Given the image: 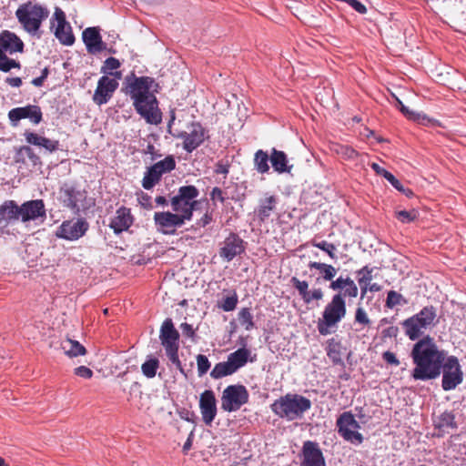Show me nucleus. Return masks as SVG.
Returning <instances> with one entry per match:
<instances>
[{
  "label": "nucleus",
  "mask_w": 466,
  "mask_h": 466,
  "mask_svg": "<svg viewBox=\"0 0 466 466\" xmlns=\"http://www.w3.org/2000/svg\"><path fill=\"white\" fill-rule=\"evenodd\" d=\"M158 368V359L152 356H148L147 360L141 365V370L143 375L148 379H152L156 376Z\"/></svg>",
  "instance_id": "nucleus-39"
},
{
  "label": "nucleus",
  "mask_w": 466,
  "mask_h": 466,
  "mask_svg": "<svg viewBox=\"0 0 466 466\" xmlns=\"http://www.w3.org/2000/svg\"><path fill=\"white\" fill-rule=\"evenodd\" d=\"M355 322L363 326H369L370 324V319H369L365 309L361 307L356 309Z\"/></svg>",
  "instance_id": "nucleus-51"
},
{
  "label": "nucleus",
  "mask_w": 466,
  "mask_h": 466,
  "mask_svg": "<svg viewBox=\"0 0 466 466\" xmlns=\"http://www.w3.org/2000/svg\"><path fill=\"white\" fill-rule=\"evenodd\" d=\"M370 167L378 175H380V176H382L385 178H386V176H388V174H390L389 171H387L386 169L380 167L377 163H372L370 165Z\"/></svg>",
  "instance_id": "nucleus-61"
},
{
  "label": "nucleus",
  "mask_w": 466,
  "mask_h": 466,
  "mask_svg": "<svg viewBox=\"0 0 466 466\" xmlns=\"http://www.w3.org/2000/svg\"><path fill=\"white\" fill-rule=\"evenodd\" d=\"M250 356V350L246 348H240L236 351L230 353L228 356V360L231 364L232 368L237 371L240 368L244 367Z\"/></svg>",
  "instance_id": "nucleus-32"
},
{
  "label": "nucleus",
  "mask_w": 466,
  "mask_h": 466,
  "mask_svg": "<svg viewBox=\"0 0 466 466\" xmlns=\"http://www.w3.org/2000/svg\"><path fill=\"white\" fill-rule=\"evenodd\" d=\"M155 225L158 231L165 235H174L177 228L182 227L187 219L177 212H156L154 214Z\"/></svg>",
  "instance_id": "nucleus-14"
},
{
  "label": "nucleus",
  "mask_w": 466,
  "mask_h": 466,
  "mask_svg": "<svg viewBox=\"0 0 466 466\" xmlns=\"http://www.w3.org/2000/svg\"><path fill=\"white\" fill-rule=\"evenodd\" d=\"M210 199L214 205L218 201L220 203H224L226 200V197L224 196V192L220 187H215L210 192Z\"/></svg>",
  "instance_id": "nucleus-53"
},
{
  "label": "nucleus",
  "mask_w": 466,
  "mask_h": 466,
  "mask_svg": "<svg viewBox=\"0 0 466 466\" xmlns=\"http://www.w3.org/2000/svg\"><path fill=\"white\" fill-rule=\"evenodd\" d=\"M133 223V217L130 209L125 207L119 208L115 217L111 219L109 227L116 234L127 230Z\"/></svg>",
  "instance_id": "nucleus-26"
},
{
  "label": "nucleus",
  "mask_w": 466,
  "mask_h": 466,
  "mask_svg": "<svg viewBox=\"0 0 466 466\" xmlns=\"http://www.w3.org/2000/svg\"><path fill=\"white\" fill-rule=\"evenodd\" d=\"M156 203L159 206H167V200L165 197L163 196H158L155 199Z\"/></svg>",
  "instance_id": "nucleus-63"
},
{
  "label": "nucleus",
  "mask_w": 466,
  "mask_h": 466,
  "mask_svg": "<svg viewBox=\"0 0 466 466\" xmlns=\"http://www.w3.org/2000/svg\"><path fill=\"white\" fill-rule=\"evenodd\" d=\"M441 370L443 372L441 386L444 390H451L461 383L463 373L456 357L450 356L446 358Z\"/></svg>",
  "instance_id": "nucleus-13"
},
{
  "label": "nucleus",
  "mask_w": 466,
  "mask_h": 466,
  "mask_svg": "<svg viewBox=\"0 0 466 466\" xmlns=\"http://www.w3.org/2000/svg\"><path fill=\"white\" fill-rule=\"evenodd\" d=\"M180 329L184 336L190 338V339H194L195 329H193L192 325H190L187 322H184L180 325Z\"/></svg>",
  "instance_id": "nucleus-58"
},
{
  "label": "nucleus",
  "mask_w": 466,
  "mask_h": 466,
  "mask_svg": "<svg viewBox=\"0 0 466 466\" xmlns=\"http://www.w3.org/2000/svg\"><path fill=\"white\" fill-rule=\"evenodd\" d=\"M309 268L319 270L320 277L318 280L321 279L323 281H329L330 283L335 280L333 279L338 272L337 268L332 265L322 262L310 261L309 263Z\"/></svg>",
  "instance_id": "nucleus-31"
},
{
  "label": "nucleus",
  "mask_w": 466,
  "mask_h": 466,
  "mask_svg": "<svg viewBox=\"0 0 466 466\" xmlns=\"http://www.w3.org/2000/svg\"><path fill=\"white\" fill-rule=\"evenodd\" d=\"M21 65L19 62L10 59L0 49V71L9 72L12 68H20Z\"/></svg>",
  "instance_id": "nucleus-45"
},
{
  "label": "nucleus",
  "mask_w": 466,
  "mask_h": 466,
  "mask_svg": "<svg viewBox=\"0 0 466 466\" xmlns=\"http://www.w3.org/2000/svg\"><path fill=\"white\" fill-rule=\"evenodd\" d=\"M49 15L46 6L38 3L28 1L18 6L15 17L23 29L30 35H35L43 23Z\"/></svg>",
  "instance_id": "nucleus-5"
},
{
  "label": "nucleus",
  "mask_w": 466,
  "mask_h": 466,
  "mask_svg": "<svg viewBox=\"0 0 466 466\" xmlns=\"http://www.w3.org/2000/svg\"><path fill=\"white\" fill-rule=\"evenodd\" d=\"M159 339L166 350L168 360L182 374L185 375V370L178 358L179 333L176 329L171 319L167 318L163 321L160 328Z\"/></svg>",
  "instance_id": "nucleus-7"
},
{
  "label": "nucleus",
  "mask_w": 466,
  "mask_h": 466,
  "mask_svg": "<svg viewBox=\"0 0 466 466\" xmlns=\"http://www.w3.org/2000/svg\"><path fill=\"white\" fill-rule=\"evenodd\" d=\"M334 150L345 159H354L359 156V153L354 148L345 145H336Z\"/></svg>",
  "instance_id": "nucleus-46"
},
{
  "label": "nucleus",
  "mask_w": 466,
  "mask_h": 466,
  "mask_svg": "<svg viewBox=\"0 0 466 466\" xmlns=\"http://www.w3.org/2000/svg\"><path fill=\"white\" fill-rule=\"evenodd\" d=\"M311 408L309 399L297 393H288L275 400L270 405L271 411L287 421L302 419Z\"/></svg>",
  "instance_id": "nucleus-4"
},
{
  "label": "nucleus",
  "mask_w": 466,
  "mask_h": 466,
  "mask_svg": "<svg viewBox=\"0 0 466 466\" xmlns=\"http://www.w3.org/2000/svg\"><path fill=\"white\" fill-rule=\"evenodd\" d=\"M290 282L306 304H309L313 300H320L323 299L324 294L322 289L318 288L309 290V283L306 280H299L298 278L292 277Z\"/></svg>",
  "instance_id": "nucleus-25"
},
{
  "label": "nucleus",
  "mask_w": 466,
  "mask_h": 466,
  "mask_svg": "<svg viewBox=\"0 0 466 466\" xmlns=\"http://www.w3.org/2000/svg\"><path fill=\"white\" fill-rule=\"evenodd\" d=\"M8 117L13 126L24 118H28L34 124H39L42 121V112L38 106L28 105L23 107H15L9 111Z\"/></svg>",
  "instance_id": "nucleus-22"
},
{
  "label": "nucleus",
  "mask_w": 466,
  "mask_h": 466,
  "mask_svg": "<svg viewBox=\"0 0 466 466\" xmlns=\"http://www.w3.org/2000/svg\"><path fill=\"white\" fill-rule=\"evenodd\" d=\"M270 163L274 171L277 173H289L292 169V165H289L288 157L285 152L272 148L270 153Z\"/></svg>",
  "instance_id": "nucleus-30"
},
{
  "label": "nucleus",
  "mask_w": 466,
  "mask_h": 466,
  "mask_svg": "<svg viewBox=\"0 0 466 466\" xmlns=\"http://www.w3.org/2000/svg\"><path fill=\"white\" fill-rule=\"evenodd\" d=\"M78 195L79 192L72 187L65 189L62 195L64 205L71 209H78Z\"/></svg>",
  "instance_id": "nucleus-41"
},
{
  "label": "nucleus",
  "mask_w": 466,
  "mask_h": 466,
  "mask_svg": "<svg viewBox=\"0 0 466 466\" xmlns=\"http://www.w3.org/2000/svg\"><path fill=\"white\" fill-rule=\"evenodd\" d=\"M397 106L400 112L410 120L417 121L420 119V115L415 111L410 110L398 97H395Z\"/></svg>",
  "instance_id": "nucleus-49"
},
{
  "label": "nucleus",
  "mask_w": 466,
  "mask_h": 466,
  "mask_svg": "<svg viewBox=\"0 0 466 466\" xmlns=\"http://www.w3.org/2000/svg\"><path fill=\"white\" fill-rule=\"evenodd\" d=\"M372 272L373 268H370L369 266H364L363 268L357 271V275L359 276L358 283L360 287L362 298L367 294V291L370 285V281L372 280Z\"/></svg>",
  "instance_id": "nucleus-35"
},
{
  "label": "nucleus",
  "mask_w": 466,
  "mask_h": 466,
  "mask_svg": "<svg viewBox=\"0 0 466 466\" xmlns=\"http://www.w3.org/2000/svg\"><path fill=\"white\" fill-rule=\"evenodd\" d=\"M329 288L334 291L331 300L325 306L322 317L317 322V329L320 335L327 336L332 332L331 329L336 327L346 316L347 307L345 299H355L359 289L352 279L339 276L336 280L329 283Z\"/></svg>",
  "instance_id": "nucleus-1"
},
{
  "label": "nucleus",
  "mask_w": 466,
  "mask_h": 466,
  "mask_svg": "<svg viewBox=\"0 0 466 466\" xmlns=\"http://www.w3.org/2000/svg\"><path fill=\"white\" fill-rule=\"evenodd\" d=\"M238 302V298L236 291H230L229 294L226 297H223L218 302V308L222 309L224 311H232L236 309L237 304Z\"/></svg>",
  "instance_id": "nucleus-40"
},
{
  "label": "nucleus",
  "mask_w": 466,
  "mask_h": 466,
  "mask_svg": "<svg viewBox=\"0 0 466 466\" xmlns=\"http://www.w3.org/2000/svg\"><path fill=\"white\" fill-rule=\"evenodd\" d=\"M312 245L314 247L325 251L330 258H332V259L337 258L336 254H335V251L337 248L334 244L329 243L326 240H321V241L314 240L312 242Z\"/></svg>",
  "instance_id": "nucleus-47"
},
{
  "label": "nucleus",
  "mask_w": 466,
  "mask_h": 466,
  "mask_svg": "<svg viewBox=\"0 0 466 466\" xmlns=\"http://www.w3.org/2000/svg\"><path fill=\"white\" fill-rule=\"evenodd\" d=\"M174 137L183 140V148L191 153L198 148L205 140V129L198 122H191L187 130H177Z\"/></svg>",
  "instance_id": "nucleus-12"
},
{
  "label": "nucleus",
  "mask_w": 466,
  "mask_h": 466,
  "mask_svg": "<svg viewBox=\"0 0 466 466\" xmlns=\"http://www.w3.org/2000/svg\"><path fill=\"white\" fill-rule=\"evenodd\" d=\"M82 39L89 54H97L106 49L98 26L87 27L82 32Z\"/></svg>",
  "instance_id": "nucleus-23"
},
{
  "label": "nucleus",
  "mask_w": 466,
  "mask_h": 466,
  "mask_svg": "<svg viewBox=\"0 0 466 466\" xmlns=\"http://www.w3.org/2000/svg\"><path fill=\"white\" fill-rule=\"evenodd\" d=\"M235 372V370L232 368L231 364L227 360V361L217 363L213 370H211L210 376L213 379L218 380L228 375H232Z\"/></svg>",
  "instance_id": "nucleus-38"
},
{
  "label": "nucleus",
  "mask_w": 466,
  "mask_h": 466,
  "mask_svg": "<svg viewBox=\"0 0 466 466\" xmlns=\"http://www.w3.org/2000/svg\"><path fill=\"white\" fill-rule=\"evenodd\" d=\"M418 211L415 209L410 210H399L395 212L396 218L402 223H410L418 218Z\"/></svg>",
  "instance_id": "nucleus-48"
},
{
  "label": "nucleus",
  "mask_w": 466,
  "mask_h": 466,
  "mask_svg": "<svg viewBox=\"0 0 466 466\" xmlns=\"http://www.w3.org/2000/svg\"><path fill=\"white\" fill-rule=\"evenodd\" d=\"M406 303H407V300L404 299V297L401 294H400L394 290H390L388 292L387 299H386V306L388 308L393 309L396 306L404 305Z\"/></svg>",
  "instance_id": "nucleus-44"
},
{
  "label": "nucleus",
  "mask_w": 466,
  "mask_h": 466,
  "mask_svg": "<svg viewBox=\"0 0 466 466\" xmlns=\"http://www.w3.org/2000/svg\"><path fill=\"white\" fill-rule=\"evenodd\" d=\"M175 167L176 161L173 156H167L163 160L155 163L145 172L142 187L147 190L151 189L159 182L163 174L172 171Z\"/></svg>",
  "instance_id": "nucleus-11"
},
{
  "label": "nucleus",
  "mask_w": 466,
  "mask_h": 466,
  "mask_svg": "<svg viewBox=\"0 0 466 466\" xmlns=\"http://www.w3.org/2000/svg\"><path fill=\"white\" fill-rule=\"evenodd\" d=\"M382 359L388 363V364H390V365H394V366H399L400 365V360H398V358L396 357V355L391 352V351H385L383 354H382Z\"/></svg>",
  "instance_id": "nucleus-57"
},
{
  "label": "nucleus",
  "mask_w": 466,
  "mask_h": 466,
  "mask_svg": "<svg viewBox=\"0 0 466 466\" xmlns=\"http://www.w3.org/2000/svg\"><path fill=\"white\" fill-rule=\"evenodd\" d=\"M238 320L246 330H250L254 328L253 316L248 308H243L238 312Z\"/></svg>",
  "instance_id": "nucleus-42"
},
{
  "label": "nucleus",
  "mask_w": 466,
  "mask_h": 466,
  "mask_svg": "<svg viewBox=\"0 0 466 466\" xmlns=\"http://www.w3.org/2000/svg\"><path fill=\"white\" fill-rule=\"evenodd\" d=\"M20 219L19 206L15 200H5L0 205V227H7L10 221Z\"/></svg>",
  "instance_id": "nucleus-28"
},
{
  "label": "nucleus",
  "mask_w": 466,
  "mask_h": 466,
  "mask_svg": "<svg viewBox=\"0 0 466 466\" xmlns=\"http://www.w3.org/2000/svg\"><path fill=\"white\" fill-rule=\"evenodd\" d=\"M398 331V329L396 327H390L387 329L384 332L386 336H396V333Z\"/></svg>",
  "instance_id": "nucleus-64"
},
{
  "label": "nucleus",
  "mask_w": 466,
  "mask_h": 466,
  "mask_svg": "<svg viewBox=\"0 0 466 466\" xmlns=\"http://www.w3.org/2000/svg\"><path fill=\"white\" fill-rule=\"evenodd\" d=\"M0 49L9 54L23 52L24 43L15 33L5 30L0 34Z\"/></svg>",
  "instance_id": "nucleus-27"
},
{
  "label": "nucleus",
  "mask_w": 466,
  "mask_h": 466,
  "mask_svg": "<svg viewBox=\"0 0 466 466\" xmlns=\"http://www.w3.org/2000/svg\"><path fill=\"white\" fill-rule=\"evenodd\" d=\"M25 140L27 143L32 144L34 146L41 147L42 140L44 139V137L39 136L36 133L26 131L25 133Z\"/></svg>",
  "instance_id": "nucleus-52"
},
{
  "label": "nucleus",
  "mask_w": 466,
  "mask_h": 466,
  "mask_svg": "<svg viewBox=\"0 0 466 466\" xmlns=\"http://www.w3.org/2000/svg\"><path fill=\"white\" fill-rule=\"evenodd\" d=\"M199 409L204 423L211 425L218 411L215 393L212 390H207L200 394Z\"/></svg>",
  "instance_id": "nucleus-21"
},
{
  "label": "nucleus",
  "mask_w": 466,
  "mask_h": 466,
  "mask_svg": "<svg viewBox=\"0 0 466 466\" xmlns=\"http://www.w3.org/2000/svg\"><path fill=\"white\" fill-rule=\"evenodd\" d=\"M88 229V223L81 218L64 221L56 231V236L66 240H77Z\"/></svg>",
  "instance_id": "nucleus-15"
},
{
  "label": "nucleus",
  "mask_w": 466,
  "mask_h": 466,
  "mask_svg": "<svg viewBox=\"0 0 466 466\" xmlns=\"http://www.w3.org/2000/svg\"><path fill=\"white\" fill-rule=\"evenodd\" d=\"M437 425L441 429H456L455 416L451 412L445 411L439 417Z\"/></svg>",
  "instance_id": "nucleus-43"
},
{
  "label": "nucleus",
  "mask_w": 466,
  "mask_h": 466,
  "mask_svg": "<svg viewBox=\"0 0 466 466\" xmlns=\"http://www.w3.org/2000/svg\"><path fill=\"white\" fill-rule=\"evenodd\" d=\"M118 80L103 76L97 82V86L93 96V101L98 105L106 104L118 87Z\"/></svg>",
  "instance_id": "nucleus-16"
},
{
  "label": "nucleus",
  "mask_w": 466,
  "mask_h": 466,
  "mask_svg": "<svg viewBox=\"0 0 466 466\" xmlns=\"http://www.w3.org/2000/svg\"><path fill=\"white\" fill-rule=\"evenodd\" d=\"M339 434L347 441L353 444H361L363 436L358 431L360 428L350 411L341 413L336 422Z\"/></svg>",
  "instance_id": "nucleus-10"
},
{
  "label": "nucleus",
  "mask_w": 466,
  "mask_h": 466,
  "mask_svg": "<svg viewBox=\"0 0 466 466\" xmlns=\"http://www.w3.org/2000/svg\"><path fill=\"white\" fill-rule=\"evenodd\" d=\"M19 211L20 219L24 223L37 219H40L43 222L46 218V206L42 199L24 202L19 206Z\"/></svg>",
  "instance_id": "nucleus-17"
},
{
  "label": "nucleus",
  "mask_w": 466,
  "mask_h": 466,
  "mask_svg": "<svg viewBox=\"0 0 466 466\" xmlns=\"http://www.w3.org/2000/svg\"><path fill=\"white\" fill-rule=\"evenodd\" d=\"M127 94L133 100L136 111L148 124L157 125L161 122V113L158 102L153 91L157 86L154 78L149 76H136L134 74L126 77Z\"/></svg>",
  "instance_id": "nucleus-2"
},
{
  "label": "nucleus",
  "mask_w": 466,
  "mask_h": 466,
  "mask_svg": "<svg viewBox=\"0 0 466 466\" xmlns=\"http://www.w3.org/2000/svg\"><path fill=\"white\" fill-rule=\"evenodd\" d=\"M74 373L84 379H90L93 376V371L86 366H79L75 369Z\"/></svg>",
  "instance_id": "nucleus-55"
},
{
  "label": "nucleus",
  "mask_w": 466,
  "mask_h": 466,
  "mask_svg": "<svg viewBox=\"0 0 466 466\" xmlns=\"http://www.w3.org/2000/svg\"><path fill=\"white\" fill-rule=\"evenodd\" d=\"M279 198L275 195L265 193L258 200V207L255 209V215L258 221L265 223L268 218L275 212Z\"/></svg>",
  "instance_id": "nucleus-24"
},
{
  "label": "nucleus",
  "mask_w": 466,
  "mask_h": 466,
  "mask_svg": "<svg viewBox=\"0 0 466 466\" xmlns=\"http://www.w3.org/2000/svg\"><path fill=\"white\" fill-rule=\"evenodd\" d=\"M268 161L270 155L262 149H258L254 155V167L259 174H265L269 171Z\"/></svg>",
  "instance_id": "nucleus-37"
},
{
  "label": "nucleus",
  "mask_w": 466,
  "mask_h": 466,
  "mask_svg": "<svg viewBox=\"0 0 466 466\" xmlns=\"http://www.w3.org/2000/svg\"><path fill=\"white\" fill-rule=\"evenodd\" d=\"M410 356L415 364L412 377L419 380H428L439 377L446 359L444 351L439 350L438 346L430 336L424 337L414 344Z\"/></svg>",
  "instance_id": "nucleus-3"
},
{
  "label": "nucleus",
  "mask_w": 466,
  "mask_h": 466,
  "mask_svg": "<svg viewBox=\"0 0 466 466\" xmlns=\"http://www.w3.org/2000/svg\"><path fill=\"white\" fill-rule=\"evenodd\" d=\"M302 461L300 466H326L323 453L315 441H307L302 446Z\"/></svg>",
  "instance_id": "nucleus-20"
},
{
  "label": "nucleus",
  "mask_w": 466,
  "mask_h": 466,
  "mask_svg": "<svg viewBox=\"0 0 466 466\" xmlns=\"http://www.w3.org/2000/svg\"><path fill=\"white\" fill-rule=\"evenodd\" d=\"M59 142L57 140H52L44 137L41 147L46 149L48 152H54L58 149Z\"/></svg>",
  "instance_id": "nucleus-54"
},
{
  "label": "nucleus",
  "mask_w": 466,
  "mask_h": 466,
  "mask_svg": "<svg viewBox=\"0 0 466 466\" xmlns=\"http://www.w3.org/2000/svg\"><path fill=\"white\" fill-rule=\"evenodd\" d=\"M199 190L193 185L182 186L176 196L171 198L170 204L174 212L179 213L187 221L192 219L193 211L197 208Z\"/></svg>",
  "instance_id": "nucleus-8"
},
{
  "label": "nucleus",
  "mask_w": 466,
  "mask_h": 466,
  "mask_svg": "<svg viewBox=\"0 0 466 466\" xmlns=\"http://www.w3.org/2000/svg\"><path fill=\"white\" fill-rule=\"evenodd\" d=\"M54 17L57 22L55 29V35L64 46H72L75 43V36L70 24L66 19V15L62 9L56 7Z\"/></svg>",
  "instance_id": "nucleus-18"
},
{
  "label": "nucleus",
  "mask_w": 466,
  "mask_h": 466,
  "mask_svg": "<svg viewBox=\"0 0 466 466\" xmlns=\"http://www.w3.org/2000/svg\"><path fill=\"white\" fill-rule=\"evenodd\" d=\"M212 220H213L212 214L207 211L203 215V217L197 222V225L198 227L204 228V227L208 226V224H210Z\"/></svg>",
  "instance_id": "nucleus-60"
},
{
  "label": "nucleus",
  "mask_w": 466,
  "mask_h": 466,
  "mask_svg": "<svg viewBox=\"0 0 466 466\" xmlns=\"http://www.w3.org/2000/svg\"><path fill=\"white\" fill-rule=\"evenodd\" d=\"M198 373L201 377L208 372L210 368V362L207 356L199 354L197 356Z\"/></svg>",
  "instance_id": "nucleus-50"
},
{
  "label": "nucleus",
  "mask_w": 466,
  "mask_h": 466,
  "mask_svg": "<svg viewBox=\"0 0 466 466\" xmlns=\"http://www.w3.org/2000/svg\"><path fill=\"white\" fill-rule=\"evenodd\" d=\"M16 163H22L28 167L35 168L41 165L40 157L27 146L21 147L15 155Z\"/></svg>",
  "instance_id": "nucleus-29"
},
{
  "label": "nucleus",
  "mask_w": 466,
  "mask_h": 466,
  "mask_svg": "<svg viewBox=\"0 0 466 466\" xmlns=\"http://www.w3.org/2000/svg\"><path fill=\"white\" fill-rule=\"evenodd\" d=\"M342 345L340 341L335 339H329L327 341L326 352L334 365H341L342 361Z\"/></svg>",
  "instance_id": "nucleus-33"
},
{
  "label": "nucleus",
  "mask_w": 466,
  "mask_h": 466,
  "mask_svg": "<svg viewBox=\"0 0 466 466\" xmlns=\"http://www.w3.org/2000/svg\"><path fill=\"white\" fill-rule=\"evenodd\" d=\"M5 82L13 87H19L22 85V79L20 77H7Z\"/></svg>",
  "instance_id": "nucleus-62"
},
{
  "label": "nucleus",
  "mask_w": 466,
  "mask_h": 466,
  "mask_svg": "<svg viewBox=\"0 0 466 466\" xmlns=\"http://www.w3.org/2000/svg\"><path fill=\"white\" fill-rule=\"evenodd\" d=\"M437 311L433 306H426L420 312L405 319L402 326L410 339H419L425 330L436 324Z\"/></svg>",
  "instance_id": "nucleus-6"
},
{
  "label": "nucleus",
  "mask_w": 466,
  "mask_h": 466,
  "mask_svg": "<svg viewBox=\"0 0 466 466\" xmlns=\"http://www.w3.org/2000/svg\"><path fill=\"white\" fill-rule=\"evenodd\" d=\"M245 251L243 239L236 233H230L219 248V256L227 262H230L237 256Z\"/></svg>",
  "instance_id": "nucleus-19"
},
{
  "label": "nucleus",
  "mask_w": 466,
  "mask_h": 466,
  "mask_svg": "<svg viewBox=\"0 0 466 466\" xmlns=\"http://www.w3.org/2000/svg\"><path fill=\"white\" fill-rule=\"evenodd\" d=\"M343 2L349 4L355 11L360 14H365L367 12L366 6L359 0H344Z\"/></svg>",
  "instance_id": "nucleus-56"
},
{
  "label": "nucleus",
  "mask_w": 466,
  "mask_h": 466,
  "mask_svg": "<svg viewBox=\"0 0 466 466\" xmlns=\"http://www.w3.org/2000/svg\"><path fill=\"white\" fill-rule=\"evenodd\" d=\"M248 399L249 393L244 385H229L222 392L221 409L227 412L237 411L248 402Z\"/></svg>",
  "instance_id": "nucleus-9"
},
{
  "label": "nucleus",
  "mask_w": 466,
  "mask_h": 466,
  "mask_svg": "<svg viewBox=\"0 0 466 466\" xmlns=\"http://www.w3.org/2000/svg\"><path fill=\"white\" fill-rule=\"evenodd\" d=\"M120 66L121 64L118 59L110 56L105 60L100 71L105 76L108 75L113 76V78L121 79L122 73L120 71H117Z\"/></svg>",
  "instance_id": "nucleus-36"
},
{
  "label": "nucleus",
  "mask_w": 466,
  "mask_h": 466,
  "mask_svg": "<svg viewBox=\"0 0 466 466\" xmlns=\"http://www.w3.org/2000/svg\"><path fill=\"white\" fill-rule=\"evenodd\" d=\"M61 349L70 358L83 356L86 353V350L82 344L71 339L62 340Z\"/></svg>",
  "instance_id": "nucleus-34"
},
{
  "label": "nucleus",
  "mask_w": 466,
  "mask_h": 466,
  "mask_svg": "<svg viewBox=\"0 0 466 466\" xmlns=\"http://www.w3.org/2000/svg\"><path fill=\"white\" fill-rule=\"evenodd\" d=\"M386 179L391 184V186L396 188L398 191H403L402 184L390 172L388 176H386Z\"/></svg>",
  "instance_id": "nucleus-59"
}]
</instances>
